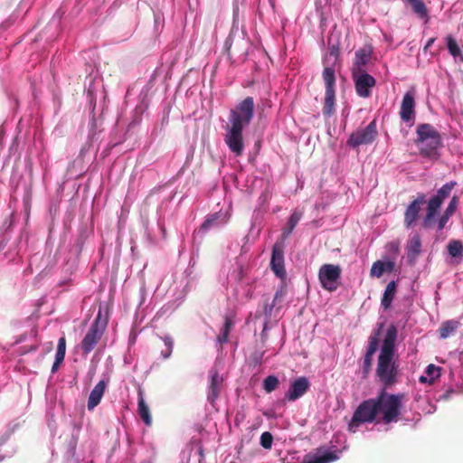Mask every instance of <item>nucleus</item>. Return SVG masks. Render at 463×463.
Masks as SVG:
<instances>
[{
	"mask_svg": "<svg viewBox=\"0 0 463 463\" xmlns=\"http://www.w3.org/2000/svg\"><path fill=\"white\" fill-rule=\"evenodd\" d=\"M403 393H389L382 389L376 397L362 402L354 411L348 424L350 431L355 432L363 423L397 422L402 414Z\"/></svg>",
	"mask_w": 463,
	"mask_h": 463,
	"instance_id": "f257e3e1",
	"label": "nucleus"
},
{
	"mask_svg": "<svg viewBox=\"0 0 463 463\" xmlns=\"http://www.w3.org/2000/svg\"><path fill=\"white\" fill-rule=\"evenodd\" d=\"M456 185L457 183L454 181L446 183L428 201H426V195L424 194H418L417 197L412 200L405 209L403 218L405 227L412 228L416 225L420 218L421 206L426 203V213L420 224L425 230L431 229L435 224L439 208L443 202L450 195L451 191Z\"/></svg>",
	"mask_w": 463,
	"mask_h": 463,
	"instance_id": "f03ea898",
	"label": "nucleus"
},
{
	"mask_svg": "<svg viewBox=\"0 0 463 463\" xmlns=\"http://www.w3.org/2000/svg\"><path fill=\"white\" fill-rule=\"evenodd\" d=\"M397 336L398 329L396 326L390 325L377 359L375 375L383 385V389L385 390L398 383L399 370L394 360Z\"/></svg>",
	"mask_w": 463,
	"mask_h": 463,
	"instance_id": "7ed1b4c3",
	"label": "nucleus"
},
{
	"mask_svg": "<svg viewBox=\"0 0 463 463\" xmlns=\"http://www.w3.org/2000/svg\"><path fill=\"white\" fill-rule=\"evenodd\" d=\"M416 143L420 147V153L426 157H434L437 149L441 146V137L436 128L430 124H420L417 127Z\"/></svg>",
	"mask_w": 463,
	"mask_h": 463,
	"instance_id": "20e7f679",
	"label": "nucleus"
},
{
	"mask_svg": "<svg viewBox=\"0 0 463 463\" xmlns=\"http://www.w3.org/2000/svg\"><path fill=\"white\" fill-rule=\"evenodd\" d=\"M254 108L255 104L253 98L246 97L236 106L235 109L230 110V123L242 128L248 126L254 117Z\"/></svg>",
	"mask_w": 463,
	"mask_h": 463,
	"instance_id": "39448f33",
	"label": "nucleus"
},
{
	"mask_svg": "<svg viewBox=\"0 0 463 463\" xmlns=\"http://www.w3.org/2000/svg\"><path fill=\"white\" fill-rule=\"evenodd\" d=\"M341 272V268L338 265H322L318 271V279L321 287L329 292L335 291L338 288Z\"/></svg>",
	"mask_w": 463,
	"mask_h": 463,
	"instance_id": "423d86ee",
	"label": "nucleus"
},
{
	"mask_svg": "<svg viewBox=\"0 0 463 463\" xmlns=\"http://www.w3.org/2000/svg\"><path fill=\"white\" fill-rule=\"evenodd\" d=\"M377 135L376 121L373 120L365 128H358L353 132L347 139V146L356 148L363 145L371 144Z\"/></svg>",
	"mask_w": 463,
	"mask_h": 463,
	"instance_id": "0eeeda50",
	"label": "nucleus"
},
{
	"mask_svg": "<svg viewBox=\"0 0 463 463\" xmlns=\"http://www.w3.org/2000/svg\"><path fill=\"white\" fill-rule=\"evenodd\" d=\"M244 128L231 124L227 128V133L224 137L225 144L229 149L237 156L243 154L244 150V140L242 136V130Z\"/></svg>",
	"mask_w": 463,
	"mask_h": 463,
	"instance_id": "6e6552de",
	"label": "nucleus"
},
{
	"mask_svg": "<svg viewBox=\"0 0 463 463\" xmlns=\"http://www.w3.org/2000/svg\"><path fill=\"white\" fill-rule=\"evenodd\" d=\"M352 78L357 95L361 98H369L372 89L376 85V80L366 71H353Z\"/></svg>",
	"mask_w": 463,
	"mask_h": 463,
	"instance_id": "1a4fd4ad",
	"label": "nucleus"
},
{
	"mask_svg": "<svg viewBox=\"0 0 463 463\" xmlns=\"http://www.w3.org/2000/svg\"><path fill=\"white\" fill-rule=\"evenodd\" d=\"M384 324H378V327L373 330L368 340V347L364 357L363 362V372L364 375H367L372 367L373 356L379 346V337L382 334Z\"/></svg>",
	"mask_w": 463,
	"mask_h": 463,
	"instance_id": "9d476101",
	"label": "nucleus"
},
{
	"mask_svg": "<svg viewBox=\"0 0 463 463\" xmlns=\"http://www.w3.org/2000/svg\"><path fill=\"white\" fill-rule=\"evenodd\" d=\"M373 48L371 44H365L354 52V58L351 69L353 71H366V66L371 62Z\"/></svg>",
	"mask_w": 463,
	"mask_h": 463,
	"instance_id": "9b49d317",
	"label": "nucleus"
},
{
	"mask_svg": "<svg viewBox=\"0 0 463 463\" xmlns=\"http://www.w3.org/2000/svg\"><path fill=\"white\" fill-rule=\"evenodd\" d=\"M310 387V382L306 376H300L291 382L288 390L285 393V399L294 402L301 398Z\"/></svg>",
	"mask_w": 463,
	"mask_h": 463,
	"instance_id": "f8f14e48",
	"label": "nucleus"
},
{
	"mask_svg": "<svg viewBox=\"0 0 463 463\" xmlns=\"http://www.w3.org/2000/svg\"><path fill=\"white\" fill-rule=\"evenodd\" d=\"M270 268L278 278L285 279L287 273L284 265V251L282 246L277 243L272 248Z\"/></svg>",
	"mask_w": 463,
	"mask_h": 463,
	"instance_id": "ddd939ff",
	"label": "nucleus"
},
{
	"mask_svg": "<svg viewBox=\"0 0 463 463\" xmlns=\"http://www.w3.org/2000/svg\"><path fill=\"white\" fill-rule=\"evenodd\" d=\"M337 458L338 456L335 452L319 448L314 453L307 454L304 457L303 463H330Z\"/></svg>",
	"mask_w": 463,
	"mask_h": 463,
	"instance_id": "4468645a",
	"label": "nucleus"
},
{
	"mask_svg": "<svg viewBox=\"0 0 463 463\" xmlns=\"http://www.w3.org/2000/svg\"><path fill=\"white\" fill-rule=\"evenodd\" d=\"M103 333L104 332L100 329L90 327L80 343V347L84 354H90L95 348L101 339Z\"/></svg>",
	"mask_w": 463,
	"mask_h": 463,
	"instance_id": "2eb2a0df",
	"label": "nucleus"
},
{
	"mask_svg": "<svg viewBox=\"0 0 463 463\" xmlns=\"http://www.w3.org/2000/svg\"><path fill=\"white\" fill-rule=\"evenodd\" d=\"M414 91H407L403 96L400 110V117L404 122H409L414 118Z\"/></svg>",
	"mask_w": 463,
	"mask_h": 463,
	"instance_id": "dca6fc26",
	"label": "nucleus"
},
{
	"mask_svg": "<svg viewBox=\"0 0 463 463\" xmlns=\"http://www.w3.org/2000/svg\"><path fill=\"white\" fill-rule=\"evenodd\" d=\"M108 383L104 380H100L92 389L88 399V410L91 411L98 406L104 395Z\"/></svg>",
	"mask_w": 463,
	"mask_h": 463,
	"instance_id": "f3484780",
	"label": "nucleus"
},
{
	"mask_svg": "<svg viewBox=\"0 0 463 463\" xmlns=\"http://www.w3.org/2000/svg\"><path fill=\"white\" fill-rule=\"evenodd\" d=\"M459 199L458 196L454 195L450 202L449 203L446 210L444 213L439 216V218L437 220V230L439 232L442 231L447 222H449V218L455 213L458 204Z\"/></svg>",
	"mask_w": 463,
	"mask_h": 463,
	"instance_id": "a211bd4d",
	"label": "nucleus"
},
{
	"mask_svg": "<svg viewBox=\"0 0 463 463\" xmlns=\"http://www.w3.org/2000/svg\"><path fill=\"white\" fill-rule=\"evenodd\" d=\"M222 379L220 377L217 371L212 370L210 372V385L208 392V400L211 403L218 398Z\"/></svg>",
	"mask_w": 463,
	"mask_h": 463,
	"instance_id": "6ab92c4d",
	"label": "nucleus"
},
{
	"mask_svg": "<svg viewBox=\"0 0 463 463\" xmlns=\"http://www.w3.org/2000/svg\"><path fill=\"white\" fill-rule=\"evenodd\" d=\"M138 402H137V411L138 415L146 426H151L152 417L148 405L146 403L144 399V392L141 388L137 391Z\"/></svg>",
	"mask_w": 463,
	"mask_h": 463,
	"instance_id": "aec40b11",
	"label": "nucleus"
},
{
	"mask_svg": "<svg viewBox=\"0 0 463 463\" xmlns=\"http://www.w3.org/2000/svg\"><path fill=\"white\" fill-rule=\"evenodd\" d=\"M396 289L397 284L394 280H392L387 284L381 300V306L384 310H387L391 307L392 302L396 293Z\"/></svg>",
	"mask_w": 463,
	"mask_h": 463,
	"instance_id": "412c9836",
	"label": "nucleus"
},
{
	"mask_svg": "<svg viewBox=\"0 0 463 463\" xmlns=\"http://www.w3.org/2000/svg\"><path fill=\"white\" fill-rule=\"evenodd\" d=\"M109 322V307L108 306L99 305L98 315L91 324V327L100 329L104 332Z\"/></svg>",
	"mask_w": 463,
	"mask_h": 463,
	"instance_id": "4be33fe9",
	"label": "nucleus"
},
{
	"mask_svg": "<svg viewBox=\"0 0 463 463\" xmlns=\"http://www.w3.org/2000/svg\"><path fill=\"white\" fill-rule=\"evenodd\" d=\"M335 92H325V99L323 104V115L326 118H330L335 114Z\"/></svg>",
	"mask_w": 463,
	"mask_h": 463,
	"instance_id": "5701e85b",
	"label": "nucleus"
},
{
	"mask_svg": "<svg viewBox=\"0 0 463 463\" xmlns=\"http://www.w3.org/2000/svg\"><path fill=\"white\" fill-rule=\"evenodd\" d=\"M406 5H409L412 12L419 18H428L429 11L422 0H402Z\"/></svg>",
	"mask_w": 463,
	"mask_h": 463,
	"instance_id": "b1692460",
	"label": "nucleus"
},
{
	"mask_svg": "<svg viewBox=\"0 0 463 463\" xmlns=\"http://www.w3.org/2000/svg\"><path fill=\"white\" fill-rule=\"evenodd\" d=\"M322 78L325 83L326 91L335 92V70L330 67H325Z\"/></svg>",
	"mask_w": 463,
	"mask_h": 463,
	"instance_id": "393cba45",
	"label": "nucleus"
},
{
	"mask_svg": "<svg viewBox=\"0 0 463 463\" xmlns=\"http://www.w3.org/2000/svg\"><path fill=\"white\" fill-rule=\"evenodd\" d=\"M421 241L419 234L413 235L407 245V255L411 260H414L420 252Z\"/></svg>",
	"mask_w": 463,
	"mask_h": 463,
	"instance_id": "a878e982",
	"label": "nucleus"
},
{
	"mask_svg": "<svg viewBox=\"0 0 463 463\" xmlns=\"http://www.w3.org/2000/svg\"><path fill=\"white\" fill-rule=\"evenodd\" d=\"M440 370V367H438L435 364H429L424 372L425 374L420 377V383H429L430 384H432L435 379H437L439 376Z\"/></svg>",
	"mask_w": 463,
	"mask_h": 463,
	"instance_id": "bb28decb",
	"label": "nucleus"
},
{
	"mask_svg": "<svg viewBox=\"0 0 463 463\" xmlns=\"http://www.w3.org/2000/svg\"><path fill=\"white\" fill-rule=\"evenodd\" d=\"M301 217H302V213L298 212V211H295L292 213V214L288 218L286 228H284L282 231V236L284 238H287L291 234V232H293V230L298 223L299 220L301 219Z\"/></svg>",
	"mask_w": 463,
	"mask_h": 463,
	"instance_id": "cd10ccee",
	"label": "nucleus"
},
{
	"mask_svg": "<svg viewBox=\"0 0 463 463\" xmlns=\"http://www.w3.org/2000/svg\"><path fill=\"white\" fill-rule=\"evenodd\" d=\"M233 325L234 322L232 318L231 317L226 316L224 317V324L222 328L221 334L217 337V340L221 345L228 342L229 335Z\"/></svg>",
	"mask_w": 463,
	"mask_h": 463,
	"instance_id": "c85d7f7f",
	"label": "nucleus"
},
{
	"mask_svg": "<svg viewBox=\"0 0 463 463\" xmlns=\"http://www.w3.org/2000/svg\"><path fill=\"white\" fill-rule=\"evenodd\" d=\"M458 326V322L457 321H454V320H449V321H446L444 323H442V325L440 326L439 329V336L440 338H447L449 337V335L454 332Z\"/></svg>",
	"mask_w": 463,
	"mask_h": 463,
	"instance_id": "c756f323",
	"label": "nucleus"
},
{
	"mask_svg": "<svg viewBox=\"0 0 463 463\" xmlns=\"http://www.w3.org/2000/svg\"><path fill=\"white\" fill-rule=\"evenodd\" d=\"M446 42H447V48H448L449 54L451 56H453L454 58L460 56L461 59H463L461 49L458 46L455 38L452 35H448L446 37Z\"/></svg>",
	"mask_w": 463,
	"mask_h": 463,
	"instance_id": "7c9ffc66",
	"label": "nucleus"
},
{
	"mask_svg": "<svg viewBox=\"0 0 463 463\" xmlns=\"http://www.w3.org/2000/svg\"><path fill=\"white\" fill-rule=\"evenodd\" d=\"M447 248L449 254L453 258L461 257L463 255V244L460 241H450Z\"/></svg>",
	"mask_w": 463,
	"mask_h": 463,
	"instance_id": "2f4dec72",
	"label": "nucleus"
},
{
	"mask_svg": "<svg viewBox=\"0 0 463 463\" xmlns=\"http://www.w3.org/2000/svg\"><path fill=\"white\" fill-rule=\"evenodd\" d=\"M160 338L163 340L165 346V349L162 350L160 354L163 359H168L173 353L174 339L169 335H166Z\"/></svg>",
	"mask_w": 463,
	"mask_h": 463,
	"instance_id": "473e14b6",
	"label": "nucleus"
},
{
	"mask_svg": "<svg viewBox=\"0 0 463 463\" xmlns=\"http://www.w3.org/2000/svg\"><path fill=\"white\" fill-rule=\"evenodd\" d=\"M279 384L278 377L275 375H269L264 379L263 389L266 392L269 393L276 390Z\"/></svg>",
	"mask_w": 463,
	"mask_h": 463,
	"instance_id": "72a5a7b5",
	"label": "nucleus"
},
{
	"mask_svg": "<svg viewBox=\"0 0 463 463\" xmlns=\"http://www.w3.org/2000/svg\"><path fill=\"white\" fill-rule=\"evenodd\" d=\"M385 271H386L385 262H383L382 260H377L373 263L371 270H370V275H371V277L381 278Z\"/></svg>",
	"mask_w": 463,
	"mask_h": 463,
	"instance_id": "f704fd0d",
	"label": "nucleus"
},
{
	"mask_svg": "<svg viewBox=\"0 0 463 463\" xmlns=\"http://www.w3.org/2000/svg\"><path fill=\"white\" fill-rule=\"evenodd\" d=\"M272 442H273V436L271 435L270 432L269 431H265L261 434L260 436V445L266 449H269L272 446Z\"/></svg>",
	"mask_w": 463,
	"mask_h": 463,
	"instance_id": "c9c22d12",
	"label": "nucleus"
},
{
	"mask_svg": "<svg viewBox=\"0 0 463 463\" xmlns=\"http://www.w3.org/2000/svg\"><path fill=\"white\" fill-rule=\"evenodd\" d=\"M66 353V340L65 337H61L58 341L56 357L64 359Z\"/></svg>",
	"mask_w": 463,
	"mask_h": 463,
	"instance_id": "e433bc0d",
	"label": "nucleus"
},
{
	"mask_svg": "<svg viewBox=\"0 0 463 463\" xmlns=\"http://www.w3.org/2000/svg\"><path fill=\"white\" fill-rule=\"evenodd\" d=\"M218 219H219V216L217 213L210 215L209 217L206 218V220L201 225L200 231H207L210 227H212L216 222V221Z\"/></svg>",
	"mask_w": 463,
	"mask_h": 463,
	"instance_id": "4c0bfd02",
	"label": "nucleus"
},
{
	"mask_svg": "<svg viewBox=\"0 0 463 463\" xmlns=\"http://www.w3.org/2000/svg\"><path fill=\"white\" fill-rule=\"evenodd\" d=\"M284 295H285V293H284L283 290H279V291L276 292V294L274 296V298H273V301H272V304L269 307V313L272 311V308L275 307L276 301L282 299L284 298Z\"/></svg>",
	"mask_w": 463,
	"mask_h": 463,
	"instance_id": "58836bf2",
	"label": "nucleus"
},
{
	"mask_svg": "<svg viewBox=\"0 0 463 463\" xmlns=\"http://www.w3.org/2000/svg\"><path fill=\"white\" fill-rule=\"evenodd\" d=\"M456 392L453 388H449L448 390H446V392L442 394L439 395V401H448L452 394H454Z\"/></svg>",
	"mask_w": 463,
	"mask_h": 463,
	"instance_id": "ea45409f",
	"label": "nucleus"
},
{
	"mask_svg": "<svg viewBox=\"0 0 463 463\" xmlns=\"http://www.w3.org/2000/svg\"><path fill=\"white\" fill-rule=\"evenodd\" d=\"M63 360L64 359H62V358H59V357L55 356V361H54V363L52 364V373H55L58 370L60 364L63 362Z\"/></svg>",
	"mask_w": 463,
	"mask_h": 463,
	"instance_id": "a19ab883",
	"label": "nucleus"
},
{
	"mask_svg": "<svg viewBox=\"0 0 463 463\" xmlns=\"http://www.w3.org/2000/svg\"><path fill=\"white\" fill-rule=\"evenodd\" d=\"M435 41H436V38H435V37H431V38H430V39L427 41V43H426V44H425V46H424V48H423V51L426 52L430 49V47L434 43V42H435Z\"/></svg>",
	"mask_w": 463,
	"mask_h": 463,
	"instance_id": "79ce46f5",
	"label": "nucleus"
},
{
	"mask_svg": "<svg viewBox=\"0 0 463 463\" xmlns=\"http://www.w3.org/2000/svg\"><path fill=\"white\" fill-rule=\"evenodd\" d=\"M386 271H392L393 269L394 264L392 261L385 262Z\"/></svg>",
	"mask_w": 463,
	"mask_h": 463,
	"instance_id": "37998d69",
	"label": "nucleus"
}]
</instances>
